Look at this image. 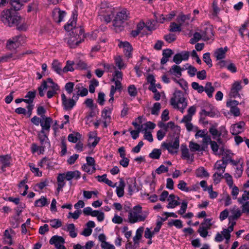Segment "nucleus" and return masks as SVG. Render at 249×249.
<instances>
[{"label":"nucleus","instance_id":"f257e3e1","mask_svg":"<svg viewBox=\"0 0 249 249\" xmlns=\"http://www.w3.org/2000/svg\"><path fill=\"white\" fill-rule=\"evenodd\" d=\"M179 134H176L173 137L162 142L161 147L168 151L171 155H176L178 152L179 148Z\"/></svg>","mask_w":249,"mask_h":249},{"label":"nucleus","instance_id":"f03ea898","mask_svg":"<svg viewBox=\"0 0 249 249\" xmlns=\"http://www.w3.org/2000/svg\"><path fill=\"white\" fill-rule=\"evenodd\" d=\"M148 214V212L142 211V207L140 205H136L129 211L128 221L131 224L144 221L147 218Z\"/></svg>","mask_w":249,"mask_h":249},{"label":"nucleus","instance_id":"7ed1b4c3","mask_svg":"<svg viewBox=\"0 0 249 249\" xmlns=\"http://www.w3.org/2000/svg\"><path fill=\"white\" fill-rule=\"evenodd\" d=\"M2 20L5 24L10 27L18 26L22 21L21 17L11 9L3 11Z\"/></svg>","mask_w":249,"mask_h":249},{"label":"nucleus","instance_id":"20e7f679","mask_svg":"<svg viewBox=\"0 0 249 249\" xmlns=\"http://www.w3.org/2000/svg\"><path fill=\"white\" fill-rule=\"evenodd\" d=\"M130 18V12L126 8H120L116 12L115 18L113 21V26L116 30H121L123 28L124 23Z\"/></svg>","mask_w":249,"mask_h":249},{"label":"nucleus","instance_id":"39448f33","mask_svg":"<svg viewBox=\"0 0 249 249\" xmlns=\"http://www.w3.org/2000/svg\"><path fill=\"white\" fill-rule=\"evenodd\" d=\"M159 125L162 128L158 131L157 133V138L159 141H161L169 131H171L172 133L180 134V127L176 125L173 122H169L166 124H161Z\"/></svg>","mask_w":249,"mask_h":249},{"label":"nucleus","instance_id":"423d86ee","mask_svg":"<svg viewBox=\"0 0 249 249\" xmlns=\"http://www.w3.org/2000/svg\"><path fill=\"white\" fill-rule=\"evenodd\" d=\"M171 104L174 108L178 109L182 113L187 106V103L183 94L180 91L176 92L171 99Z\"/></svg>","mask_w":249,"mask_h":249},{"label":"nucleus","instance_id":"0eeeda50","mask_svg":"<svg viewBox=\"0 0 249 249\" xmlns=\"http://www.w3.org/2000/svg\"><path fill=\"white\" fill-rule=\"evenodd\" d=\"M98 13L101 20L105 21L106 23H109L113 17L114 9L111 6H107L106 2H102Z\"/></svg>","mask_w":249,"mask_h":249},{"label":"nucleus","instance_id":"6e6552de","mask_svg":"<svg viewBox=\"0 0 249 249\" xmlns=\"http://www.w3.org/2000/svg\"><path fill=\"white\" fill-rule=\"evenodd\" d=\"M235 224L236 222H232L227 229H223L221 233L217 232L215 235L214 241L216 242H220L225 238L226 243H228L231 238V233L233 231Z\"/></svg>","mask_w":249,"mask_h":249},{"label":"nucleus","instance_id":"1a4fd4ad","mask_svg":"<svg viewBox=\"0 0 249 249\" xmlns=\"http://www.w3.org/2000/svg\"><path fill=\"white\" fill-rule=\"evenodd\" d=\"M25 38L21 36H15L8 39L6 43V47L11 51H15L18 48L25 42Z\"/></svg>","mask_w":249,"mask_h":249},{"label":"nucleus","instance_id":"9d476101","mask_svg":"<svg viewBox=\"0 0 249 249\" xmlns=\"http://www.w3.org/2000/svg\"><path fill=\"white\" fill-rule=\"evenodd\" d=\"M86 163L82 166V170L89 174L94 173L96 171L95 161L94 158L91 157H86Z\"/></svg>","mask_w":249,"mask_h":249},{"label":"nucleus","instance_id":"9b49d317","mask_svg":"<svg viewBox=\"0 0 249 249\" xmlns=\"http://www.w3.org/2000/svg\"><path fill=\"white\" fill-rule=\"evenodd\" d=\"M112 110V107H106L102 111L101 117L103 120V124L104 127H107L108 124L110 123L111 119V115Z\"/></svg>","mask_w":249,"mask_h":249},{"label":"nucleus","instance_id":"f8f14e48","mask_svg":"<svg viewBox=\"0 0 249 249\" xmlns=\"http://www.w3.org/2000/svg\"><path fill=\"white\" fill-rule=\"evenodd\" d=\"M123 79V73L118 70H116L112 74L111 81L114 82V89L120 90L122 89L121 81Z\"/></svg>","mask_w":249,"mask_h":249},{"label":"nucleus","instance_id":"ddd939ff","mask_svg":"<svg viewBox=\"0 0 249 249\" xmlns=\"http://www.w3.org/2000/svg\"><path fill=\"white\" fill-rule=\"evenodd\" d=\"M76 18L74 16L71 17L69 21L67 22V24L65 25L64 28L68 32L72 31L73 30H75L76 32L79 31V34L80 35H83V29L81 28H76Z\"/></svg>","mask_w":249,"mask_h":249},{"label":"nucleus","instance_id":"4468645a","mask_svg":"<svg viewBox=\"0 0 249 249\" xmlns=\"http://www.w3.org/2000/svg\"><path fill=\"white\" fill-rule=\"evenodd\" d=\"M66 16V12L65 11L61 10L59 8H54L52 12L53 20L58 23L63 21Z\"/></svg>","mask_w":249,"mask_h":249},{"label":"nucleus","instance_id":"2eb2a0df","mask_svg":"<svg viewBox=\"0 0 249 249\" xmlns=\"http://www.w3.org/2000/svg\"><path fill=\"white\" fill-rule=\"evenodd\" d=\"M51 245H54L56 249H64L65 240L63 237L58 235H54L51 237L49 241Z\"/></svg>","mask_w":249,"mask_h":249},{"label":"nucleus","instance_id":"dca6fc26","mask_svg":"<svg viewBox=\"0 0 249 249\" xmlns=\"http://www.w3.org/2000/svg\"><path fill=\"white\" fill-rule=\"evenodd\" d=\"M245 123L243 121L233 124L230 128V132L233 135H237L244 131Z\"/></svg>","mask_w":249,"mask_h":249},{"label":"nucleus","instance_id":"f3484780","mask_svg":"<svg viewBox=\"0 0 249 249\" xmlns=\"http://www.w3.org/2000/svg\"><path fill=\"white\" fill-rule=\"evenodd\" d=\"M242 87L241 86V81H235L231 86V89L229 93L230 96L231 97L236 98L239 97V91L242 89Z\"/></svg>","mask_w":249,"mask_h":249},{"label":"nucleus","instance_id":"a211bd4d","mask_svg":"<svg viewBox=\"0 0 249 249\" xmlns=\"http://www.w3.org/2000/svg\"><path fill=\"white\" fill-rule=\"evenodd\" d=\"M181 158L186 160L189 163L192 162L194 160V155L191 154L186 144H182L181 145Z\"/></svg>","mask_w":249,"mask_h":249},{"label":"nucleus","instance_id":"6ab92c4d","mask_svg":"<svg viewBox=\"0 0 249 249\" xmlns=\"http://www.w3.org/2000/svg\"><path fill=\"white\" fill-rule=\"evenodd\" d=\"M66 177V180L69 181V183L71 184L72 179L78 180L81 178V172L78 170L70 171L64 173Z\"/></svg>","mask_w":249,"mask_h":249},{"label":"nucleus","instance_id":"aec40b11","mask_svg":"<svg viewBox=\"0 0 249 249\" xmlns=\"http://www.w3.org/2000/svg\"><path fill=\"white\" fill-rule=\"evenodd\" d=\"M11 158L8 155L0 156V169L2 172L5 171V168L11 165Z\"/></svg>","mask_w":249,"mask_h":249},{"label":"nucleus","instance_id":"412c9836","mask_svg":"<svg viewBox=\"0 0 249 249\" xmlns=\"http://www.w3.org/2000/svg\"><path fill=\"white\" fill-rule=\"evenodd\" d=\"M118 46L123 49V51L126 57L130 58L132 55V47L128 42H120Z\"/></svg>","mask_w":249,"mask_h":249},{"label":"nucleus","instance_id":"4be33fe9","mask_svg":"<svg viewBox=\"0 0 249 249\" xmlns=\"http://www.w3.org/2000/svg\"><path fill=\"white\" fill-rule=\"evenodd\" d=\"M100 140L97 137L96 132H90L89 134L88 145L89 147H95Z\"/></svg>","mask_w":249,"mask_h":249},{"label":"nucleus","instance_id":"5701e85b","mask_svg":"<svg viewBox=\"0 0 249 249\" xmlns=\"http://www.w3.org/2000/svg\"><path fill=\"white\" fill-rule=\"evenodd\" d=\"M228 50V48L226 46L224 48L221 47L216 49L213 53V55L216 60L224 59Z\"/></svg>","mask_w":249,"mask_h":249},{"label":"nucleus","instance_id":"b1692460","mask_svg":"<svg viewBox=\"0 0 249 249\" xmlns=\"http://www.w3.org/2000/svg\"><path fill=\"white\" fill-rule=\"evenodd\" d=\"M80 35L79 33L76 36L70 34V36L67 38V44L71 48H75L79 45L81 42V39H78L77 36L79 37Z\"/></svg>","mask_w":249,"mask_h":249},{"label":"nucleus","instance_id":"393cba45","mask_svg":"<svg viewBox=\"0 0 249 249\" xmlns=\"http://www.w3.org/2000/svg\"><path fill=\"white\" fill-rule=\"evenodd\" d=\"M65 176L64 173H60L57 177V188L56 189L57 194L58 195L59 192L62 191L63 188L66 185Z\"/></svg>","mask_w":249,"mask_h":249},{"label":"nucleus","instance_id":"a878e982","mask_svg":"<svg viewBox=\"0 0 249 249\" xmlns=\"http://www.w3.org/2000/svg\"><path fill=\"white\" fill-rule=\"evenodd\" d=\"M179 197L174 194H171L169 196L167 200L168 204L167 206L168 208H174L179 205L180 203L178 202Z\"/></svg>","mask_w":249,"mask_h":249},{"label":"nucleus","instance_id":"bb28decb","mask_svg":"<svg viewBox=\"0 0 249 249\" xmlns=\"http://www.w3.org/2000/svg\"><path fill=\"white\" fill-rule=\"evenodd\" d=\"M62 104L66 110L71 109L74 106L75 102L72 99H67L66 95L63 93L61 95Z\"/></svg>","mask_w":249,"mask_h":249},{"label":"nucleus","instance_id":"cd10ccee","mask_svg":"<svg viewBox=\"0 0 249 249\" xmlns=\"http://www.w3.org/2000/svg\"><path fill=\"white\" fill-rule=\"evenodd\" d=\"M184 70V69L181 68L179 66L174 65L171 67L168 72L170 74L174 76L175 77L179 78L181 76L182 71Z\"/></svg>","mask_w":249,"mask_h":249},{"label":"nucleus","instance_id":"c85d7f7f","mask_svg":"<svg viewBox=\"0 0 249 249\" xmlns=\"http://www.w3.org/2000/svg\"><path fill=\"white\" fill-rule=\"evenodd\" d=\"M14 233V231L10 230H6L4 232L3 235V242L4 244L9 245H11L13 244L12 241V234Z\"/></svg>","mask_w":249,"mask_h":249},{"label":"nucleus","instance_id":"c756f323","mask_svg":"<svg viewBox=\"0 0 249 249\" xmlns=\"http://www.w3.org/2000/svg\"><path fill=\"white\" fill-rule=\"evenodd\" d=\"M42 83H45L46 89H50L60 90V87L58 84L54 83L51 78H47L46 81H43Z\"/></svg>","mask_w":249,"mask_h":249},{"label":"nucleus","instance_id":"7c9ffc66","mask_svg":"<svg viewBox=\"0 0 249 249\" xmlns=\"http://www.w3.org/2000/svg\"><path fill=\"white\" fill-rule=\"evenodd\" d=\"M52 122V119L50 117H46L44 120L41 122L40 125L42 127V133L45 132V131H49L51 127V123Z\"/></svg>","mask_w":249,"mask_h":249},{"label":"nucleus","instance_id":"2f4dec72","mask_svg":"<svg viewBox=\"0 0 249 249\" xmlns=\"http://www.w3.org/2000/svg\"><path fill=\"white\" fill-rule=\"evenodd\" d=\"M53 70L60 75H63L62 64L57 60H54L52 64Z\"/></svg>","mask_w":249,"mask_h":249},{"label":"nucleus","instance_id":"473e14b6","mask_svg":"<svg viewBox=\"0 0 249 249\" xmlns=\"http://www.w3.org/2000/svg\"><path fill=\"white\" fill-rule=\"evenodd\" d=\"M190 16L181 14L178 16L177 18V21L181 26L188 25L190 21Z\"/></svg>","mask_w":249,"mask_h":249},{"label":"nucleus","instance_id":"72a5a7b5","mask_svg":"<svg viewBox=\"0 0 249 249\" xmlns=\"http://www.w3.org/2000/svg\"><path fill=\"white\" fill-rule=\"evenodd\" d=\"M125 186V183L124 180L122 178H120L119 185L116 187V194L119 197H121L124 196Z\"/></svg>","mask_w":249,"mask_h":249},{"label":"nucleus","instance_id":"f704fd0d","mask_svg":"<svg viewBox=\"0 0 249 249\" xmlns=\"http://www.w3.org/2000/svg\"><path fill=\"white\" fill-rule=\"evenodd\" d=\"M226 165L227 162L224 160H219L215 163L214 168L218 172L223 174L225 172Z\"/></svg>","mask_w":249,"mask_h":249},{"label":"nucleus","instance_id":"c9c22d12","mask_svg":"<svg viewBox=\"0 0 249 249\" xmlns=\"http://www.w3.org/2000/svg\"><path fill=\"white\" fill-rule=\"evenodd\" d=\"M63 229L69 232L70 236L72 238H75L77 236V233L75 231V227L74 224H68L66 225V228Z\"/></svg>","mask_w":249,"mask_h":249},{"label":"nucleus","instance_id":"e433bc0d","mask_svg":"<svg viewBox=\"0 0 249 249\" xmlns=\"http://www.w3.org/2000/svg\"><path fill=\"white\" fill-rule=\"evenodd\" d=\"M211 148L213 152V153L217 156H220V154L222 150H223V148L224 146H222L220 147H219L217 142L215 141H213L211 142Z\"/></svg>","mask_w":249,"mask_h":249},{"label":"nucleus","instance_id":"4c0bfd02","mask_svg":"<svg viewBox=\"0 0 249 249\" xmlns=\"http://www.w3.org/2000/svg\"><path fill=\"white\" fill-rule=\"evenodd\" d=\"M210 229V228L209 227L204 226L202 225H200L197 230V232L201 237L205 238L207 236H210V234H209V232L208 231Z\"/></svg>","mask_w":249,"mask_h":249},{"label":"nucleus","instance_id":"58836bf2","mask_svg":"<svg viewBox=\"0 0 249 249\" xmlns=\"http://www.w3.org/2000/svg\"><path fill=\"white\" fill-rule=\"evenodd\" d=\"M75 89L77 90V92L78 93L76 97H77L78 96L81 97L86 96L88 94V89L84 88L81 84H77L75 87Z\"/></svg>","mask_w":249,"mask_h":249},{"label":"nucleus","instance_id":"ea45409f","mask_svg":"<svg viewBox=\"0 0 249 249\" xmlns=\"http://www.w3.org/2000/svg\"><path fill=\"white\" fill-rule=\"evenodd\" d=\"M156 126L155 124L151 122H148L145 124H142L138 128L140 131L141 132H146L149 129H153Z\"/></svg>","mask_w":249,"mask_h":249},{"label":"nucleus","instance_id":"a19ab883","mask_svg":"<svg viewBox=\"0 0 249 249\" xmlns=\"http://www.w3.org/2000/svg\"><path fill=\"white\" fill-rule=\"evenodd\" d=\"M143 231V228L142 227H139L136 231L135 235L133 237V242L135 245H139V241L142 237V234Z\"/></svg>","mask_w":249,"mask_h":249},{"label":"nucleus","instance_id":"79ce46f5","mask_svg":"<svg viewBox=\"0 0 249 249\" xmlns=\"http://www.w3.org/2000/svg\"><path fill=\"white\" fill-rule=\"evenodd\" d=\"M38 138L40 144L42 146H44V147H45L46 146L50 145L49 139L46 135L45 134V132L42 133L41 132H40L38 134Z\"/></svg>","mask_w":249,"mask_h":249},{"label":"nucleus","instance_id":"37998d69","mask_svg":"<svg viewBox=\"0 0 249 249\" xmlns=\"http://www.w3.org/2000/svg\"><path fill=\"white\" fill-rule=\"evenodd\" d=\"M50 225L54 229H58L62 226V221L59 218L52 219L47 221Z\"/></svg>","mask_w":249,"mask_h":249},{"label":"nucleus","instance_id":"c03bdc74","mask_svg":"<svg viewBox=\"0 0 249 249\" xmlns=\"http://www.w3.org/2000/svg\"><path fill=\"white\" fill-rule=\"evenodd\" d=\"M44 146L41 145L38 146L36 144L33 143L31 145V149L32 152L34 154L37 153L38 154H42L44 151Z\"/></svg>","mask_w":249,"mask_h":249},{"label":"nucleus","instance_id":"a18cd8bd","mask_svg":"<svg viewBox=\"0 0 249 249\" xmlns=\"http://www.w3.org/2000/svg\"><path fill=\"white\" fill-rule=\"evenodd\" d=\"M36 91H29L25 97V102L28 104H30L33 103L34 100L36 97Z\"/></svg>","mask_w":249,"mask_h":249},{"label":"nucleus","instance_id":"49530a36","mask_svg":"<svg viewBox=\"0 0 249 249\" xmlns=\"http://www.w3.org/2000/svg\"><path fill=\"white\" fill-rule=\"evenodd\" d=\"M222 150H223L220 152L221 153L220 156H223L222 160H224L227 163V162L229 161L230 159H231V153L230 150L225 148L224 146Z\"/></svg>","mask_w":249,"mask_h":249},{"label":"nucleus","instance_id":"de8ad7c7","mask_svg":"<svg viewBox=\"0 0 249 249\" xmlns=\"http://www.w3.org/2000/svg\"><path fill=\"white\" fill-rule=\"evenodd\" d=\"M126 184L128 188L129 193L130 194H132L136 187L135 180L133 178H128L126 179Z\"/></svg>","mask_w":249,"mask_h":249},{"label":"nucleus","instance_id":"09e8293b","mask_svg":"<svg viewBox=\"0 0 249 249\" xmlns=\"http://www.w3.org/2000/svg\"><path fill=\"white\" fill-rule=\"evenodd\" d=\"M196 176L197 177L203 178L209 177V174L203 167H200L196 170Z\"/></svg>","mask_w":249,"mask_h":249},{"label":"nucleus","instance_id":"8fccbe9b","mask_svg":"<svg viewBox=\"0 0 249 249\" xmlns=\"http://www.w3.org/2000/svg\"><path fill=\"white\" fill-rule=\"evenodd\" d=\"M38 165L41 167H44L46 169H50L53 167L52 161L47 158H43L39 162Z\"/></svg>","mask_w":249,"mask_h":249},{"label":"nucleus","instance_id":"3c124183","mask_svg":"<svg viewBox=\"0 0 249 249\" xmlns=\"http://www.w3.org/2000/svg\"><path fill=\"white\" fill-rule=\"evenodd\" d=\"M204 91L207 93L208 96L210 98L213 97V92L214 91V88L212 86L211 82H207L204 87Z\"/></svg>","mask_w":249,"mask_h":249},{"label":"nucleus","instance_id":"603ef678","mask_svg":"<svg viewBox=\"0 0 249 249\" xmlns=\"http://www.w3.org/2000/svg\"><path fill=\"white\" fill-rule=\"evenodd\" d=\"M115 64L116 66L119 70L125 68L126 65L124 63L123 59L120 56H117L114 58Z\"/></svg>","mask_w":249,"mask_h":249},{"label":"nucleus","instance_id":"864d4df0","mask_svg":"<svg viewBox=\"0 0 249 249\" xmlns=\"http://www.w3.org/2000/svg\"><path fill=\"white\" fill-rule=\"evenodd\" d=\"M73 61L68 60L66 62V66L63 68V74L64 73H67L68 71H73L74 70L73 68Z\"/></svg>","mask_w":249,"mask_h":249},{"label":"nucleus","instance_id":"5fc2aeb1","mask_svg":"<svg viewBox=\"0 0 249 249\" xmlns=\"http://www.w3.org/2000/svg\"><path fill=\"white\" fill-rule=\"evenodd\" d=\"M48 204V202L47 199L44 196H41L39 199L35 202V206L36 207H42Z\"/></svg>","mask_w":249,"mask_h":249},{"label":"nucleus","instance_id":"6e6d98bb","mask_svg":"<svg viewBox=\"0 0 249 249\" xmlns=\"http://www.w3.org/2000/svg\"><path fill=\"white\" fill-rule=\"evenodd\" d=\"M231 213L232 215L230 216L229 217L230 225H231V222H235L234 221H231V220L237 219L238 217H240L241 214V211L239 209L232 210L231 211Z\"/></svg>","mask_w":249,"mask_h":249},{"label":"nucleus","instance_id":"4d7b16f0","mask_svg":"<svg viewBox=\"0 0 249 249\" xmlns=\"http://www.w3.org/2000/svg\"><path fill=\"white\" fill-rule=\"evenodd\" d=\"M127 91L131 97L135 98L138 94L137 88L134 85H130L127 88Z\"/></svg>","mask_w":249,"mask_h":249},{"label":"nucleus","instance_id":"13d9d810","mask_svg":"<svg viewBox=\"0 0 249 249\" xmlns=\"http://www.w3.org/2000/svg\"><path fill=\"white\" fill-rule=\"evenodd\" d=\"M161 154V150L160 149H154L149 154V157L153 159H159Z\"/></svg>","mask_w":249,"mask_h":249},{"label":"nucleus","instance_id":"bf43d9fd","mask_svg":"<svg viewBox=\"0 0 249 249\" xmlns=\"http://www.w3.org/2000/svg\"><path fill=\"white\" fill-rule=\"evenodd\" d=\"M178 189L183 192H190V187H187V183L182 180L179 181V183L178 184Z\"/></svg>","mask_w":249,"mask_h":249},{"label":"nucleus","instance_id":"052dcab7","mask_svg":"<svg viewBox=\"0 0 249 249\" xmlns=\"http://www.w3.org/2000/svg\"><path fill=\"white\" fill-rule=\"evenodd\" d=\"M10 3L15 11L19 10L23 5L20 0H11Z\"/></svg>","mask_w":249,"mask_h":249},{"label":"nucleus","instance_id":"680f3d73","mask_svg":"<svg viewBox=\"0 0 249 249\" xmlns=\"http://www.w3.org/2000/svg\"><path fill=\"white\" fill-rule=\"evenodd\" d=\"M169 226H175L178 229H180L183 227L182 222L179 219H172L168 222Z\"/></svg>","mask_w":249,"mask_h":249},{"label":"nucleus","instance_id":"e2e57ef3","mask_svg":"<svg viewBox=\"0 0 249 249\" xmlns=\"http://www.w3.org/2000/svg\"><path fill=\"white\" fill-rule=\"evenodd\" d=\"M99 86V82L97 80L93 79L90 81L89 85V91L93 93L95 91L96 87Z\"/></svg>","mask_w":249,"mask_h":249},{"label":"nucleus","instance_id":"0e129e2a","mask_svg":"<svg viewBox=\"0 0 249 249\" xmlns=\"http://www.w3.org/2000/svg\"><path fill=\"white\" fill-rule=\"evenodd\" d=\"M29 166L31 171L35 174V176L37 177L42 176V172L40 171L38 168L36 167L35 165L33 163H29Z\"/></svg>","mask_w":249,"mask_h":249},{"label":"nucleus","instance_id":"69168bd1","mask_svg":"<svg viewBox=\"0 0 249 249\" xmlns=\"http://www.w3.org/2000/svg\"><path fill=\"white\" fill-rule=\"evenodd\" d=\"M209 132L212 134L213 138L214 139L219 138L221 135V133L219 132L214 126H212L210 127L209 129Z\"/></svg>","mask_w":249,"mask_h":249},{"label":"nucleus","instance_id":"338daca9","mask_svg":"<svg viewBox=\"0 0 249 249\" xmlns=\"http://www.w3.org/2000/svg\"><path fill=\"white\" fill-rule=\"evenodd\" d=\"M173 80L176 83L178 84L184 90H186L188 89L187 83L184 79H180L179 80H177L176 78H174Z\"/></svg>","mask_w":249,"mask_h":249},{"label":"nucleus","instance_id":"774afa93","mask_svg":"<svg viewBox=\"0 0 249 249\" xmlns=\"http://www.w3.org/2000/svg\"><path fill=\"white\" fill-rule=\"evenodd\" d=\"M192 88L196 90L198 93H201L204 91V87L201 85H200L198 83L193 82L191 84Z\"/></svg>","mask_w":249,"mask_h":249}]
</instances>
